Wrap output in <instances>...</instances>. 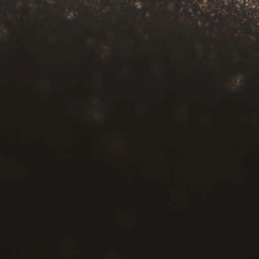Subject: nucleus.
Listing matches in <instances>:
<instances>
[{
  "label": "nucleus",
  "mask_w": 259,
  "mask_h": 259,
  "mask_svg": "<svg viewBox=\"0 0 259 259\" xmlns=\"http://www.w3.org/2000/svg\"><path fill=\"white\" fill-rule=\"evenodd\" d=\"M1 18H2L1 13H0V19H1Z\"/></svg>",
  "instance_id": "nucleus-1"
}]
</instances>
